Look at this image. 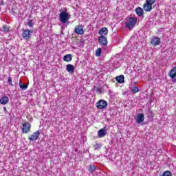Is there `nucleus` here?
Wrapping results in <instances>:
<instances>
[{
	"instance_id": "obj_1",
	"label": "nucleus",
	"mask_w": 176,
	"mask_h": 176,
	"mask_svg": "<svg viewBox=\"0 0 176 176\" xmlns=\"http://www.w3.org/2000/svg\"><path fill=\"white\" fill-rule=\"evenodd\" d=\"M59 21L63 24H65L69 19H71V14L68 12L67 8H62L59 10Z\"/></svg>"
},
{
	"instance_id": "obj_2",
	"label": "nucleus",
	"mask_w": 176,
	"mask_h": 176,
	"mask_svg": "<svg viewBox=\"0 0 176 176\" xmlns=\"http://www.w3.org/2000/svg\"><path fill=\"white\" fill-rule=\"evenodd\" d=\"M137 24V18L135 17H129L125 22V25L129 30H133V27H135Z\"/></svg>"
},
{
	"instance_id": "obj_3",
	"label": "nucleus",
	"mask_w": 176,
	"mask_h": 176,
	"mask_svg": "<svg viewBox=\"0 0 176 176\" xmlns=\"http://www.w3.org/2000/svg\"><path fill=\"white\" fill-rule=\"evenodd\" d=\"M107 107H108V102L104 100L100 99L96 102V108L98 109H104Z\"/></svg>"
},
{
	"instance_id": "obj_4",
	"label": "nucleus",
	"mask_w": 176,
	"mask_h": 176,
	"mask_svg": "<svg viewBox=\"0 0 176 176\" xmlns=\"http://www.w3.org/2000/svg\"><path fill=\"white\" fill-rule=\"evenodd\" d=\"M32 32H34V31L30 30L29 29L23 30L22 32V38H23V39H25L26 41L30 39V38H31L32 36Z\"/></svg>"
},
{
	"instance_id": "obj_5",
	"label": "nucleus",
	"mask_w": 176,
	"mask_h": 176,
	"mask_svg": "<svg viewBox=\"0 0 176 176\" xmlns=\"http://www.w3.org/2000/svg\"><path fill=\"white\" fill-rule=\"evenodd\" d=\"M75 34H78V35H83L85 34V30H83V25H78L75 27L74 29Z\"/></svg>"
},
{
	"instance_id": "obj_6",
	"label": "nucleus",
	"mask_w": 176,
	"mask_h": 176,
	"mask_svg": "<svg viewBox=\"0 0 176 176\" xmlns=\"http://www.w3.org/2000/svg\"><path fill=\"white\" fill-rule=\"evenodd\" d=\"M30 130H31V124L30 122H25L23 125L22 131L23 134H27L30 133Z\"/></svg>"
},
{
	"instance_id": "obj_7",
	"label": "nucleus",
	"mask_w": 176,
	"mask_h": 176,
	"mask_svg": "<svg viewBox=\"0 0 176 176\" xmlns=\"http://www.w3.org/2000/svg\"><path fill=\"white\" fill-rule=\"evenodd\" d=\"M41 135V132L39 131H37L34 132L32 135H31L28 140L29 141H36L38 138H39V136Z\"/></svg>"
},
{
	"instance_id": "obj_8",
	"label": "nucleus",
	"mask_w": 176,
	"mask_h": 176,
	"mask_svg": "<svg viewBox=\"0 0 176 176\" xmlns=\"http://www.w3.org/2000/svg\"><path fill=\"white\" fill-rule=\"evenodd\" d=\"M168 76L171 78L172 82H176V66L170 71Z\"/></svg>"
},
{
	"instance_id": "obj_9",
	"label": "nucleus",
	"mask_w": 176,
	"mask_h": 176,
	"mask_svg": "<svg viewBox=\"0 0 176 176\" xmlns=\"http://www.w3.org/2000/svg\"><path fill=\"white\" fill-rule=\"evenodd\" d=\"M98 43L100 45H102V46H107L108 45V40L107 39V37L100 36L98 38Z\"/></svg>"
},
{
	"instance_id": "obj_10",
	"label": "nucleus",
	"mask_w": 176,
	"mask_h": 176,
	"mask_svg": "<svg viewBox=\"0 0 176 176\" xmlns=\"http://www.w3.org/2000/svg\"><path fill=\"white\" fill-rule=\"evenodd\" d=\"M107 127H104L103 129H100L98 132V137L99 138H103L107 135Z\"/></svg>"
},
{
	"instance_id": "obj_11",
	"label": "nucleus",
	"mask_w": 176,
	"mask_h": 176,
	"mask_svg": "<svg viewBox=\"0 0 176 176\" xmlns=\"http://www.w3.org/2000/svg\"><path fill=\"white\" fill-rule=\"evenodd\" d=\"M160 38L157 36L153 37L151 41V43L153 45V46H158V45H160Z\"/></svg>"
},
{
	"instance_id": "obj_12",
	"label": "nucleus",
	"mask_w": 176,
	"mask_h": 176,
	"mask_svg": "<svg viewBox=\"0 0 176 176\" xmlns=\"http://www.w3.org/2000/svg\"><path fill=\"white\" fill-rule=\"evenodd\" d=\"M144 120H145V116H144V114L138 113L136 118V122L138 123V124H141V123H142Z\"/></svg>"
},
{
	"instance_id": "obj_13",
	"label": "nucleus",
	"mask_w": 176,
	"mask_h": 176,
	"mask_svg": "<svg viewBox=\"0 0 176 176\" xmlns=\"http://www.w3.org/2000/svg\"><path fill=\"white\" fill-rule=\"evenodd\" d=\"M66 71H67L69 74H74V71H75V67L73 65L68 64L66 66Z\"/></svg>"
},
{
	"instance_id": "obj_14",
	"label": "nucleus",
	"mask_w": 176,
	"mask_h": 176,
	"mask_svg": "<svg viewBox=\"0 0 176 176\" xmlns=\"http://www.w3.org/2000/svg\"><path fill=\"white\" fill-rule=\"evenodd\" d=\"M98 34L100 36H105V35L108 34V29L107 28H103L99 30Z\"/></svg>"
},
{
	"instance_id": "obj_15",
	"label": "nucleus",
	"mask_w": 176,
	"mask_h": 176,
	"mask_svg": "<svg viewBox=\"0 0 176 176\" xmlns=\"http://www.w3.org/2000/svg\"><path fill=\"white\" fill-rule=\"evenodd\" d=\"M8 102H9V98L8 96H3L0 99V104H1L2 105H6Z\"/></svg>"
},
{
	"instance_id": "obj_16",
	"label": "nucleus",
	"mask_w": 176,
	"mask_h": 176,
	"mask_svg": "<svg viewBox=\"0 0 176 176\" xmlns=\"http://www.w3.org/2000/svg\"><path fill=\"white\" fill-rule=\"evenodd\" d=\"M143 9L145 12H151L152 10V6L148 3H145L143 6Z\"/></svg>"
},
{
	"instance_id": "obj_17",
	"label": "nucleus",
	"mask_w": 176,
	"mask_h": 176,
	"mask_svg": "<svg viewBox=\"0 0 176 176\" xmlns=\"http://www.w3.org/2000/svg\"><path fill=\"white\" fill-rule=\"evenodd\" d=\"M116 82H118V83H120V84L124 83V76L120 75L116 77Z\"/></svg>"
},
{
	"instance_id": "obj_18",
	"label": "nucleus",
	"mask_w": 176,
	"mask_h": 176,
	"mask_svg": "<svg viewBox=\"0 0 176 176\" xmlns=\"http://www.w3.org/2000/svg\"><path fill=\"white\" fill-rule=\"evenodd\" d=\"M135 12L138 16H142L144 14V10L141 7H138L135 9Z\"/></svg>"
},
{
	"instance_id": "obj_19",
	"label": "nucleus",
	"mask_w": 176,
	"mask_h": 176,
	"mask_svg": "<svg viewBox=\"0 0 176 176\" xmlns=\"http://www.w3.org/2000/svg\"><path fill=\"white\" fill-rule=\"evenodd\" d=\"M64 61H66L67 63H69L72 60V55L71 54H67L63 56Z\"/></svg>"
},
{
	"instance_id": "obj_20",
	"label": "nucleus",
	"mask_w": 176,
	"mask_h": 176,
	"mask_svg": "<svg viewBox=\"0 0 176 176\" xmlns=\"http://www.w3.org/2000/svg\"><path fill=\"white\" fill-rule=\"evenodd\" d=\"M96 170H97V166H96V165H90L88 168V171H89V173H94Z\"/></svg>"
},
{
	"instance_id": "obj_21",
	"label": "nucleus",
	"mask_w": 176,
	"mask_h": 176,
	"mask_svg": "<svg viewBox=\"0 0 176 176\" xmlns=\"http://www.w3.org/2000/svg\"><path fill=\"white\" fill-rule=\"evenodd\" d=\"M1 31L3 32H9V31H10V27H9L8 25H5L2 27Z\"/></svg>"
},
{
	"instance_id": "obj_22",
	"label": "nucleus",
	"mask_w": 176,
	"mask_h": 176,
	"mask_svg": "<svg viewBox=\"0 0 176 176\" xmlns=\"http://www.w3.org/2000/svg\"><path fill=\"white\" fill-rule=\"evenodd\" d=\"M20 88L21 90H27L28 85L25 84H21V82L19 83Z\"/></svg>"
},
{
	"instance_id": "obj_23",
	"label": "nucleus",
	"mask_w": 176,
	"mask_h": 176,
	"mask_svg": "<svg viewBox=\"0 0 176 176\" xmlns=\"http://www.w3.org/2000/svg\"><path fill=\"white\" fill-rule=\"evenodd\" d=\"M131 91L132 93H138V91H140V89L138 88V87H131Z\"/></svg>"
},
{
	"instance_id": "obj_24",
	"label": "nucleus",
	"mask_w": 176,
	"mask_h": 176,
	"mask_svg": "<svg viewBox=\"0 0 176 176\" xmlns=\"http://www.w3.org/2000/svg\"><path fill=\"white\" fill-rule=\"evenodd\" d=\"M101 52H102V50L101 48H98L96 52V56H97V57H100V56H101Z\"/></svg>"
},
{
	"instance_id": "obj_25",
	"label": "nucleus",
	"mask_w": 176,
	"mask_h": 176,
	"mask_svg": "<svg viewBox=\"0 0 176 176\" xmlns=\"http://www.w3.org/2000/svg\"><path fill=\"white\" fill-rule=\"evenodd\" d=\"M155 2H156V0H146V3H147L148 5H151V6L153 5V3H155Z\"/></svg>"
},
{
	"instance_id": "obj_26",
	"label": "nucleus",
	"mask_w": 176,
	"mask_h": 176,
	"mask_svg": "<svg viewBox=\"0 0 176 176\" xmlns=\"http://www.w3.org/2000/svg\"><path fill=\"white\" fill-rule=\"evenodd\" d=\"M28 25L30 28H32V27H34V22L32 21V20H30L28 22Z\"/></svg>"
},
{
	"instance_id": "obj_27",
	"label": "nucleus",
	"mask_w": 176,
	"mask_h": 176,
	"mask_svg": "<svg viewBox=\"0 0 176 176\" xmlns=\"http://www.w3.org/2000/svg\"><path fill=\"white\" fill-rule=\"evenodd\" d=\"M173 175L171 174V172L167 170L164 172L162 175V176H172Z\"/></svg>"
},
{
	"instance_id": "obj_28",
	"label": "nucleus",
	"mask_w": 176,
	"mask_h": 176,
	"mask_svg": "<svg viewBox=\"0 0 176 176\" xmlns=\"http://www.w3.org/2000/svg\"><path fill=\"white\" fill-rule=\"evenodd\" d=\"M94 148L95 150L100 149L101 148V144H99L98 143H96L94 146Z\"/></svg>"
},
{
	"instance_id": "obj_29",
	"label": "nucleus",
	"mask_w": 176,
	"mask_h": 176,
	"mask_svg": "<svg viewBox=\"0 0 176 176\" xmlns=\"http://www.w3.org/2000/svg\"><path fill=\"white\" fill-rule=\"evenodd\" d=\"M8 82L10 85V86H13V83L12 82V77H8Z\"/></svg>"
},
{
	"instance_id": "obj_30",
	"label": "nucleus",
	"mask_w": 176,
	"mask_h": 176,
	"mask_svg": "<svg viewBox=\"0 0 176 176\" xmlns=\"http://www.w3.org/2000/svg\"><path fill=\"white\" fill-rule=\"evenodd\" d=\"M97 91L100 94H101V93H102V90H101V89H100V88H98L97 89Z\"/></svg>"
},
{
	"instance_id": "obj_31",
	"label": "nucleus",
	"mask_w": 176,
	"mask_h": 176,
	"mask_svg": "<svg viewBox=\"0 0 176 176\" xmlns=\"http://www.w3.org/2000/svg\"><path fill=\"white\" fill-rule=\"evenodd\" d=\"M116 67L118 68V67H120V65L118 64V65H117V66H116Z\"/></svg>"
},
{
	"instance_id": "obj_32",
	"label": "nucleus",
	"mask_w": 176,
	"mask_h": 176,
	"mask_svg": "<svg viewBox=\"0 0 176 176\" xmlns=\"http://www.w3.org/2000/svg\"><path fill=\"white\" fill-rule=\"evenodd\" d=\"M116 64H118V61H116V62L114 63V65H116Z\"/></svg>"
},
{
	"instance_id": "obj_33",
	"label": "nucleus",
	"mask_w": 176,
	"mask_h": 176,
	"mask_svg": "<svg viewBox=\"0 0 176 176\" xmlns=\"http://www.w3.org/2000/svg\"><path fill=\"white\" fill-rule=\"evenodd\" d=\"M4 110L6 111V107H4Z\"/></svg>"
}]
</instances>
